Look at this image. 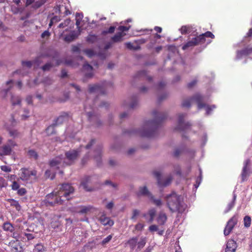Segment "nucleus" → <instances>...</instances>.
Here are the masks:
<instances>
[{"label": "nucleus", "mask_w": 252, "mask_h": 252, "mask_svg": "<svg viewBox=\"0 0 252 252\" xmlns=\"http://www.w3.org/2000/svg\"><path fill=\"white\" fill-rule=\"evenodd\" d=\"M56 190L46 195L45 201L47 206L62 204L64 201L70 199V195L74 191V188L69 184H63Z\"/></svg>", "instance_id": "nucleus-1"}, {"label": "nucleus", "mask_w": 252, "mask_h": 252, "mask_svg": "<svg viewBox=\"0 0 252 252\" xmlns=\"http://www.w3.org/2000/svg\"><path fill=\"white\" fill-rule=\"evenodd\" d=\"M152 116L153 120L146 122L143 129L138 132L141 136L148 138L154 137L158 128L167 117L166 113L159 112L156 110L153 111Z\"/></svg>", "instance_id": "nucleus-2"}, {"label": "nucleus", "mask_w": 252, "mask_h": 252, "mask_svg": "<svg viewBox=\"0 0 252 252\" xmlns=\"http://www.w3.org/2000/svg\"><path fill=\"white\" fill-rule=\"evenodd\" d=\"M166 198L168 207L172 212L182 213L185 210L186 206L181 202L180 197L175 193L167 195Z\"/></svg>", "instance_id": "nucleus-3"}, {"label": "nucleus", "mask_w": 252, "mask_h": 252, "mask_svg": "<svg viewBox=\"0 0 252 252\" xmlns=\"http://www.w3.org/2000/svg\"><path fill=\"white\" fill-rule=\"evenodd\" d=\"M19 179L27 183H32L37 180V171L22 168L18 173Z\"/></svg>", "instance_id": "nucleus-4"}, {"label": "nucleus", "mask_w": 252, "mask_h": 252, "mask_svg": "<svg viewBox=\"0 0 252 252\" xmlns=\"http://www.w3.org/2000/svg\"><path fill=\"white\" fill-rule=\"evenodd\" d=\"M15 83L14 81L10 80L7 81L5 84V88L1 91V95L3 97L8 98L10 97L11 102L13 105L16 104V101L15 99Z\"/></svg>", "instance_id": "nucleus-5"}, {"label": "nucleus", "mask_w": 252, "mask_h": 252, "mask_svg": "<svg viewBox=\"0 0 252 252\" xmlns=\"http://www.w3.org/2000/svg\"><path fill=\"white\" fill-rule=\"evenodd\" d=\"M193 100H195L197 103L199 109L206 107L205 103L202 102L203 96L199 94H196L193 97L184 100L182 103V106L184 107H189L191 105V102Z\"/></svg>", "instance_id": "nucleus-6"}, {"label": "nucleus", "mask_w": 252, "mask_h": 252, "mask_svg": "<svg viewBox=\"0 0 252 252\" xmlns=\"http://www.w3.org/2000/svg\"><path fill=\"white\" fill-rule=\"evenodd\" d=\"M238 217V214H235L227 221L223 231V233L225 236L228 235L232 231L234 226L237 224Z\"/></svg>", "instance_id": "nucleus-7"}, {"label": "nucleus", "mask_w": 252, "mask_h": 252, "mask_svg": "<svg viewBox=\"0 0 252 252\" xmlns=\"http://www.w3.org/2000/svg\"><path fill=\"white\" fill-rule=\"evenodd\" d=\"M186 114H180L178 116V125L175 128L176 130L180 131H184L190 128L191 125L190 123H185L184 118L186 116Z\"/></svg>", "instance_id": "nucleus-8"}, {"label": "nucleus", "mask_w": 252, "mask_h": 252, "mask_svg": "<svg viewBox=\"0 0 252 252\" xmlns=\"http://www.w3.org/2000/svg\"><path fill=\"white\" fill-rule=\"evenodd\" d=\"M154 176L157 178L158 184L160 187H166L168 186L172 182V177L170 176L162 182L161 180V174L159 171L153 172Z\"/></svg>", "instance_id": "nucleus-9"}, {"label": "nucleus", "mask_w": 252, "mask_h": 252, "mask_svg": "<svg viewBox=\"0 0 252 252\" xmlns=\"http://www.w3.org/2000/svg\"><path fill=\"white\" fill-rule=\"evenodd\" d=\"M78 155L79 152L76 150H71L66 152L65 156L66 160H68V162H66L65 160H64L63 164L70 165L73 161L76 159Z\"/></svg>", "instance_id": "nucleus-10"}, {"label": "nucleus", "mask_w": 252, "mask_h": 252, "mask_svg": "<svg viewBox=\"0 0 252 252\" xmlns=\"http://www.w3.org/2000/svg\"><path fill=\"white\" fill-rule=\"evenodd\" d=\"M14 145L11 139L8 140V142L6 145L0 147V156L9 155L11 151V146Z\"/></svg>", "instance_id": "nucleus-11"}, {"label": "nucleus", "mask_w": 252, "mask_h": 252, "mask_svg": "<svg viewBox=\"0 0 252 252\" xmlns=\"http://www.w3.org/2000/svg\"><path fill=\"white\" fill-rule=\"evenodd\" d=\"M252 54V47L248 46L242 50H238L236 52V58L238 59L244 56H248Z\"/></svg>", "instance_id": "nucleus-12"}, {"label": "nucleus", "mask_w": 252, "mask_h": 252, "mask_svg": "<svg viewBox=\"0 0 252 252\" xmlns=\"http://www.w3.org/2000/svg\"><path fill=\"white\" fill-rule=\"evenodd\" d=\"M199 44H201V43L200 42L198 36H196L195 37L192 38L190 40H189L187 43L184 44L182 48L183 50H185L189 48H192Z\"/></svg>", "instance_id": "nucleus-13"}, {"label": "nucleus", "mask_w": 252, "mask_h": 252, "mask_svg": "<svg viewBox=\"0 0 252 252\" xmlns=\"http://www.w3.org/2000/svg\"><path fill=\"white\" fill-rule=\"evenodd\" d=\"M15 122L14 117L12 116V121L6 123L5 125L6 128L9 131V134L10 136L15 137Z\"/></svg>", "instance_id": "nucleus-14"}, {"label": "nucleus", "mask_w": 252, "mask_h": 252, "mask_svg": "<svg viewBox=\"0 0 252 252\" xmlns=\"http://www.w3.org/2000/svg\"><path fill=\"white\" fill-rule=\"evenodd\" d=\"M93 67L92 65L86 63L83 66V71L85 72V77L86 78H91L93 76Z\"/></svg>", "instance_id": "nucleus-15"}, {"label": "nucleus", "mask_w": 252, "mask_h": 252, "mask_svg": "<svg viewBox=\"0 0 252 252\" xmlns=\"http://www.w3.org/2000/svg\"><path fill=\"white\" fill-rule=\"evenodd\" d=\"M237 245L235 241L233 240H229L227 241L225 252H235Z\"/></svg>", "instance_id": "nucleus-16"}, {"label": "nucleus", "mask_w": 252, "mask_h": 252, "mask_svg": "<svg viewBox=\"0 0 252 252\" xmlns=\"http://www.w3.org/2000/svg\"><path fill=\"white\" fill-rule=\"evenodd\" d=\"M99 220L104 225L112 226L114 224V221L110 218L107 217L105 214H102L100 217Z\"/></svg>", "instance_id": "nucleus-17"}, {"label": "nucleus", "mask_w": 252, "mask_h": 252, "mask_svg": "<svg viewBox=\"0 0 252 252\" xmlns=\"http://www.w3.org/2000/svg\"><path fill=\"white\" fill-rule=\"evenodd\" d=\"M69 115L66 112H63L56 120L55 125L57 126L63 124L64 122L68 120Z\"/></svg>", "instance_id": "nucleus-18"}, {"label": "nucleus", "mask_w": 252, "mask_h": 252, "mask_svg": "<svg viewBox=\"0 0 252 252\" xmlns=\"http://www.w3.org/2000/svg\"><path fill=\"white\" fill-rule=\"evenodd\" d=\"M201 44H204L206 41L205 37H210L212 39L215 38V35L210 31L206 32L204 33L197 36Z\"/></svg>", "instance_id": "nucleus-19"}, {"label": "nucleus", "mask_w": 252, "mask_h": 252, "mask_svg": "<svg viewBox=\"0 0 252 252\" xmlns=\"http://www.w3.org/2000/svg\"><path fill=\"white\" fill-rule=\"evenodd\" d=\"M102 87L98 84L90 85L89 92L90 93L100 92L101 94H104V93L102 91Z\"/></svg>", "instance_id": "nucleus-20"}, {"label": "nucleus", "mask_w": 252, "mask_h": 252, "mask_svg": "<svg viewBox=\"0 0 252 252\" xmlns=\"http://www.w3.org/2000/svg\"><path fill=\"white\" fill-rule=\"evenodd\" d=\"M167 216L164 213L161 212L159 213L157 218V222L159 225H164L167 221Z\"/></svg>", "instance_id": "nucleus-21"}, {"label": "nucleus", "mask_w": 252, "mask_h": 252, "mask_svg": "<svg viewBox=\"0 0 252 252\" xmlns=\"http://www.w3.org/2000/svg\"><path fill=\"white\" fill-rule=\"evenodd\" d=\"M125 35L126 33L122 32H118L111 37V40L114 43L121 42L123 40V37Z\"/></svg>", "instance_id": "nucleus-22"}, {"label": "nucleus", "mask_w": 252, "mask_h": 252, "mask_svg": "<svg viewBox=\"0 0 252 252\" xmlns=\"http://www.w3.org/2000/svg\"><path fill=\"white\" fill-rule=\"evenodd\" d=\"M78 35V33L76 32L73 31L69 34L66 35L64 38V40L67 42H72L77 37Z\"/></svg>", "instance_id": "nucleus-23"}, {"label": "nucleus", "mask_w": 252, "mask_h": 252, "mask_svg": "<svg viewBox=\"0 0 252 252\" xmlns=\"http://www.w3.org/2000/svg\"><path fill=\"white\" fill-rule=\"evenodd\" d=\"M137 195L138 196L141 195L147 196L150 198L152 194L149 191L147 188L144 186L139 188V191L137 193Z\"/></svg>", "instance_id": "nucleus-24"}, {"label": "nucleus", "mask_w": 252, "mask_h": 252, "mask_svg": "<svg viewBox=\"0 0 252 252\" xmlns=\"http://www.w3.org/2000/svg\"><path fill=\"white\" fill-rule=\"evenodd\" d=\"M3 229L5 231H9L11 233V235L12 237L15 238V233L13 232L14 230V226L9 222H5L3 224Z\"/></svg>", "instance_id": "nucleus-25"}, {"label": "nucleus", "mask_w": 252, "mask_h": 252, "mask_svg": "<svg viewBox=\"0 0 252 252\" xmlns=\"http://www.w3.org/2000/svg\"><path fill=\"white\" fill-rule=\"evenodd\" d=\"M91 181V177L87 176L85 177L81 183V185L83 187V188L87 191H92V189L91 188H89L87 186V184L90 182Z\"/></svg>", "instance_id": "nucleus-26"}, {"label": "nucleus", "mask_w": 252, "mask_h": 252, "mask_svg": "<svg viewBox=\"0 0 252 252\" xmlns=\"http://www.w3.org/2000/svg\"><path fill=\"white\" fill-rule=\"evenodd\" d=\"M147 72L145 70H141L137 72L135 76V78H145L149 81H151L152 80V78L150 76H147Z\"/></svg>", "instance_id": "nucleus-27"}, {"label": "nucleus", "mask_w": 252, "mask_h": 252, "mask_svg": "<svg viewBox=\"0 0 252 252\" xmlns=\"http://www.w3.org/2000/svg\"><path fill=\"white\" fill-rule=\"evenodd\" d=\"M138 238L137 237H132L127 242V244L129 246L130 249L132 250L134 249L137 244Z\"/></svg>", "instance_id": "nucleus-28"}, {"label": "nucleus", "mask_w": 252, "mask_h": 252, "mask_svg": "<svg viewBox=\"0 0 252 252\" xmlns=\"http://www.w3.org/2000/svg\"><path fill=\"white\" fill-rule=\"evenodd\" d=\"M185 147L183 146L176 148L173 153V156L175 158H178L183 153Z\"/></svg>", "instance_id": "nucleus-29"}, {"label": "nucleus", "mask_w": 252, "mask_h": 252, "mask_svg": "<svg viewBox=\"0 0 252 252\" xmlns=\"http://www.w3.org/2000/svg\"><path fill=\"white\" fill-rule=\"evenodd\" d=\"M56 126L54 123L53 125L49 126L46 129V132L48 135H51L56 133L55 126Z\"/></svg>", "instance_id": "nucleus-30"}, {"label": "nucleus", "mask_w": 252, "mask_h": 252, "mask_svg": "<svg viewBox=\"0 0 252 252\" xmlns=\"http://www.w3.org/2000/svg\"><path fill=\"white\" fill-rule=\"evenodd\" d=\"M47 1V0H37L35 2L34 1L32 7L34 9H37L46 3Z\"/></svg>", "instance_id": "nucleus-31"}, {"label": "nucleus", "mask_w": 252, "mask_h": 252, "mask_svg": "<svg viewBox=\"0 0 252 252\" xmlns=\"http://www.w3.org/2000/svg\"><path fill=\"white\" fill-rule=\"evenodd\" d=\"M61 163L62 159L60 158H56L50 161L49 165L51 167H54L61 164Z\"/></svg>", "instance_id": "nucleus-32"}, {"label": "nucleus", "mask_w": 252, "mask_h": 252, "mask_svg": "<svg viewBox=\"0 0 252 252\" xmlns=\"http://www.w3.org/2000/svg\"><path fill=\"white\" fill-rule=\"evenodd\" d=\"M93 209L94 207L92 206H83L81 207V209L79 211V213L81 214H86L91 211V210Z\"/></svg>", "instance_id": "nucleus-33"}, {"label": "nucleus", "mask_w": 252, "mask_h": 252, "mask_svg": "<svg viewBox=\"0 0 252 252\" xmlns=\"http://www.w3.org/2000/svg\"><path fill=\"white\" fill-rule=\"evenodd\" d=\"M97 40V36L95 34H89L86 38V41L90 43H94Z\"/></svg>", "instance_id": "nucleus-34"}, {"label": "nucleus", "mask_w": 252, "mask_h": 252, "mask_svg": "<svg viewBox=\"0 0 252 252\" xmlns=\"http://www.w3.org/2000/svg\"><path fill=\"white\" fill-rule=\"evenodd\" d=\"M28 154L30 158H33L34 159H37L38 157L37 152L33 150H29Z\"/></svg>", "instance_id": "nucleus-35"}, {"label": "nucleus", "mask_w": 252, "mask_h": 252, "mask_svg": "<svg viewBox=\"0 0 252 252\" xmlns=\"http://www.w3.org/2000/svg\"><path fill=\"white\" fill-rule=\"evenodd\" d=\"M156 214V211L155 209L153 208L149 210L148 211V214L150 216V219L149 220V222H152L154 220L155 216Z\"/></svg>", "instance_id": "nucleus-36"}, {"label": "nucleus", "mask_w": 252, "mask_h": 252, "mask_svg": "<svg viewBox=\"0 0 252 252\" xmlns=\"http://www.w3.org/2000/svg\"><path fill=\"white\" fill-rule=\"evenodd\" d=\"M150 199L152 201L153 204H154L157 206L159 207L162 205V202H161V199H155L154 196L153 195H151Z\"/></svg>", "instance_id": "nucleus-37"}, {"label": "nucleus", "mask_w": 252, "mask_h": 252, "mask_svg": "<svg viewBox=\"0 0 252 252\" xmlns=\"http://www.w3.org/2000/svg\"><path fill=\"white\" fill-rule=\"evenodd\" d=\"M146 243V239L145 237L141 238L140 241L137 242V248L139 250L143 248Z\"/></svg>", "instance_id": "nucleus-38"}, {"label": "nucleus", "mask_w": 252, "mask_h": 252, "mask_svg": "<svg viewBox=\"0 0 252 252\" xmlns=\"http://www.w3.org/2000/svg\"><path fill=\"white\" fill-rule=\"evenodd\" d=\"M244 226L246 227H249L251 224V218L249 216H246L244 218Z\"/></svg>", "instance_id": "nucleus-39"}, {"label": "nucleus", "mask_w": 252, "mask_h": 252, "mask_svg": "<svg viewBox=\"0 0 252 252\" xmlns=\"http://www.w3.org/2000/svg\"><path fill=\"white\" fill-rule=\"evenodd\" d=\"M34 252H43L45 251L44 247L41 244H37L33 250Z\"/></svg>", "instance_id": "nucleus-40"}, {"label": "nucleus", "mask_w": 252, "mask_h": 252, "mask_svg": "<svg viewBox=\"0 0 252 252\" xmlns=\"http://www.w3.org/2000/svg\"><path fill=\"white\" fill-rule=\"evenodd\" d=\"M45 176L46 178H50L53 180L55 177V173H52L50 170H47L45 172Z\"/></svg>", "instance_id": "nucleus-41"}, {"label": "nucleus", "mask_w": 252, "mask_h": 252, "mask_svg": "<svg viewBox=\"0 0 252 252\" xmlns=\"http://www.w3.org/2000/svg\"><path fill=\"white\" fill-rule=\"evenodd\" d=\"M83 16L80 15L79 13H76V25L79 30L80 29V24L82 20Z\"/></svg>", "instance_id": "nucleus-42"}, {"label": "nucleus", "mask_w": 252, "mask_h": 252, "mask_svg": "<svg viewBox=\"0 0 252 252\" xmlns=\"http://www.w3.org/2000/svg\"><path fill=\"white\" fill-rule=\"evenodd\" d=\"M17 193L20 195H23L27 193V190L25 188H20V186L17 183Z\"/></svg>", "instance_id": "nucleus-43"}, {"label": "nucleus", "mask_w": 252, "mask_h": 252, "mask_svg": "<svg viewBox=\"0 0 252 252\" xmlns=\"http://www.w3.org/2000/svg\"><path fill=\"white\" fill-rule=\"evenodd\" d=\"M248 176V168L246 167H243L242 172L241 173L242 180L243 181H245Z\"/></svg>", "instance_id": "nucleus-44"}, {"label": "nucleus", "mask_w": 252, "mask_h": 252, "mask_svg": "<svg viewBox=\"0 0 252 252\" xmlns=\"http://www.w3.org/2000/svg\"><path fill=\"white\" fill-rule=\"evenodd\" d=\"M138 104L137 99L136 97H133L132 99V102L129 104V107L131 109H134L136 107Z\"/></svg>", "instance_id": "nucleus-45"}, {"label": "nucleus", "mask_w": 252, "mask_h": 252, "mask_svg": "<svg viewBox=\"0 0 252 252\" xmlns=\"http://www.w3.org/2000/svg\"><path fill=\"white\" fill-rule=\"evenodd\" d=\"M189 30L190 28L189 27L187 26H183L181 28L180 31L182 34H185L189 32Z\"/></svg>", "instance_id": "nucleus-46"}, {"label": "nucleus", "mask_w": 252, "mask_h": 252, "mask_svg": "<svg viewBox=\"0 0 252 252\" xmlns=\"http://www.w3.org/2000/svg\"><path fill=\"white\" fill-rule=\"evenodd\" d=\"M115 27L114 26H111L108 30L102 31L101 34L104 35L107 33H113L115 31Z\"/></svg>", "instance_id": "nucleus-47"}, {"label": "nucleus", "mask_w": 252, "mask_h": 252, "mask_svg": "<svg viewBox=\"0 0 252 252\" xmlns=\"http://www.w3.org/2000/svg\"><path fill=\"white\" fill-rule=\"evenodd\" d=\"M112 235H109L107 237H106L105 238H104L101 242V245H105L106 244L108 243L111 240L112 238Z\"/></svg>", "instance_id": "nucleus-48"}, {"label": "nucleus", "mask_w": 252, "mask_h": 252, "mask_svg": "<svg viewBox=\"0 0 252 252\" xmlns=\"http://www.w3.org/2000/svg\"><path fill=\"white\" fill-rule=\"evenodd\" d=\"M84 52L89 57H92L94 55V51L92 49H85Z\"/></svg>", "instance_id": "nucleus-49"}, {"label": "nucleus", "mask_w": 252, "mask_h": 252, "mask_svg": "<svg viewBox=\"0 0 252 252\" xmlns=\"http://www.w3.org/2000/svg\"><path fill=\"white\" fill-rule=\"evenodd\" d=\"M52 64L51 63H47L45 65L42 66V69L45 71H48L50 69V68L52 67Z\"/></svg>", "instance_id": "nucleus-50"}, {"label": "nucleus", "mask_w": 252, "mask_h": 252, "mask_svg": "<svg viewBox=\"0 0 252 252\" xmlns=\"http://www.w3.org/2000/svg\"><path fill=\"white\" fill-rule=\"evenodd\" d=\"M140 211L138 210L134 209L132 211V215L131 217V220L136 219V217L139 215Z\"/></svg>", "instance_id": "nucleus-51"}, {"label": "nucleus", "mask_w": 252, "mask_h": 252, "mask_svg": "<svg viewBox=\"0 0 252 252\" xmlns=\"http://www.w3.org/2000/svg\"><path fill=\"white\" fill-rule=\"evenodd\" d=\"M130 28V26L126 27L124 26H120L118 27V30L120 31V32L124 33V32L128 31L129 30Z\"/></svg>", "instance_id": "nucleus-52"}, {"label": "nucleus", "mask_w": 252, "mask_h": 252, "mask_svg": "<svg viewBox=\"0 0 252 252\" xmlns=\"http://www.w3.org/2000/svg\"><path fill=\"white\" fill-rule=\"evenodd\" d=\"M23 112H24V114L22 115V119L26 120L29 117V111L27 109H24Z\"/></svg>", "instance_id": "nucleus-53"}, {"label": "nucleus", "mask_w": 252, "mask_h": 252, "mask_svg": "<svg viewBox=\"0 0 252 252\" xmlns=\"http://www.w3.org/2000/svg\"><path fill=\"white\" fill-rule=\"evenodd\" d=\"M215 108H216V107L215 105L207 106L206 107V114L207 115H209L211 113V112L213 110V109H214Z\"/></svg>", "instance_id": "nucleus-54"}, {"label": "nucleus", "mask_w": 252, "mask_h": 252, "mask_svg": "<svg viewBox=\"0 0 252 252\" xmlns=\"http://www.w3.org/2000/svg\"><path fill=\"white\" fill-rule=\"evenodd\" d=\"M50 36V33L48 31H45L42 34H41V37L43 38H49Z\"/></svg>", "instance_id": "nucleus-55"}, {"label": "nucleus", "mask_w": 252, "mask_h": 252, "mask_svg": "<svg viewBox=\"0 0 252 252\" xmlns=\"http://www.w3.org/2000/svg\"><path fill=\"white\" fill-rule=\"evenodd\" d=\"M149 230L151 232H154L158 230V226L156 225H151L149 227Z\"/></svg>", "instance_id": "nucleus-56"}, {"label": "nucleus", "mask_w": 252, "mask_h": 252, "mask_svg": "<svg viewBox=\"0 0 252 252\" xmlns=\"http://www.w3.org/2000/svg\"><path fill=\"white\" fill-rule=\"evenodd\" d=\"M32 64V63L31 61H23V66H26L29 68H30Z\"/></svg>", "instance_id": "nucleus-57"}, {"label": "nucleus", "mask_w": 252, "mask_h": 252, "mask_svg": "<svg viewBox=\"0 0 252 252\" xmlns=\"http://www.w3.org/2000/svg\"><path fill=\"white\" fill-rule=\"evenodd\" d=\"M235 199V198H234L233 200L232 201H231L230 203L228 204V206H227V212L230 211L234 206Z\"/></svg>", "instance_id": "nucleus-58"}, {"label": "nucleus", "mask_w": 252, "mask_h": 252, "mask_svg": "<svg viewBox=\"0 0 252 252\" xmlns=\"http://www.w3.org/2000/svg\"><path fill=\"white\" fill-rule=\"evenodd\" d=\"M95 143V139H92L91 141L86 146V149H89Z\"/></svg>", "instance_id": "nucleus-59"}, {"label": "nucleus", "mask_w": 252, "mask_h": 252, "mask_svg": "<svg viewBox=\"0 0 252 252\" xmlns=\"http://www.w3.org/2000/svg\"><path fill=\"white\" fill-rule=\"evenodd\" d=\"M196 83L197 80H193V81L188 84V88L190 89L192 88L193 86H194L196 84Z\"/></svg>", "instance_id": "nucleus-60"}, {"label": "nucleus", "mask_w": 252, "mask_h": 252, "mask_svg": "<svg viewBox=\"0 0 252 252\" xmlns=\"http://www.w3.org/2000/svg\"><path fill=\"white\" fill-rule=\"evenodd\" d=\"M96 152L97 153V155L94 157V158L98 162L99 160L101 158V149H99Z\"/></svg>", "instance_id": "nucleus-61"}, {"label": "nucleus", "mask_w": 252, "mask_h": 252, "mask_svg": "<svg viewBox=\"0 0 252 252\" xmlns=\"http://www.w3.org/2000/svg\"><path fill=\"white\" fill-rule=\"evenodd\" d=\"M143 227L144 225L141 223H137L135 226V229L139 231L142 230Z\"/></svg>", "instance_id": "nucleus-62"}, {"label": "nucleus", "mask_w": 252, "mask_h": 252, "mask_svg": "<svg viewBox=\"0 0 252 252\" xmlns=\"http://www.w3.org/2000/svg\"><path fill=\"white\" fill-rule=\"evenodd\" d=\"M174 169L177 174L179 175H181V171L179 165H175L174 166Z\"/></svg>", "instance_id": "nucleus-63"}, {"label": "nucleus", "mask_w": 252, "mask_h": 252, "mask_svg": "<svg viewBox=\"0 0 252 252\" xmlns=\"http://www.w3.org/2000/svg\"><path fill=\"white\" fill-rule=\"evenodd\" d=\"M1 169L5 172H9L11 171V169L9 167L6 166V165H3L0 167Z\"/></svg>", "instance_id": "nucleus-64"}]
</instances>
